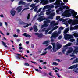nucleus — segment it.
I'll return each instance as SVG.
<instances>
[{"label": "nucleus", "instance_id": "obj_1", "mask_svg": "<svg viewBox=\"0 0 78 78\" xmlns=\"http://www.w3.org/2000/svg\"><path fill=\"white\" fill-rule=\"evenodd\" d=\"M69 11H70L72 14V16L73 17V18H75V19H78V15L76 16L77 15V12L73 10H72V9H69Z\"/></svg>", "mask_w": 78, "mask_h": 78}, {"label": "nucleus", "instance_id": "obj_2", "mask_svg": "<svg viewBox=\"0 0 78 78\" xmlns=\"http://www.w3.org/2000/svg\"><path fill=\"white\" fill-rule=\"evenodd\" d=\"M69 10H65L64 12V14H66V15H65L64 14H62V16H65V17H70L71 15V13L69 12L70 11H69Z\"/></svg>", "mask_w": 78, "mask_h": 78}, {"label": "nucleus", "instance_id": "obj_3", "mask_svg": "<svg viewBox=\"0 0 78 78\" xmlns=\"http://www.w3.org/2000/svg\"><path fill=\"white\" fill-rule=\"evenodd\" d=\"M61 30L58 31L57 33L56 32H54L52 34V36H51V37H53L54 39H56V37H58V36L61 34Z\"/></svg>", "mask_w": 78, "mask_h": 78}, {"label": "nucleus", "instance_id": "obj_4", "mask_svg": "<svg viewBox=\"0 0 78 78\" xmlns=\"http://www.w3.org/2000/svg\"><path fill=\"white\" fill-rule=\"evenodd\" d=\"M51 21L50 20H48L44 21V24L41 26V28H44L45 27H48V23H50Z\"/></svg>", "mask_w": 78, "mask_h": 78}, {"label": "nucleus", "instance_id": "obj_5", "mask_svg": "<svg viewBox=\"0 0 78 78\" xmlns=\"http://www.w3.org/2000/svg\"><path fill=\"white\" fill-rule=\"evenodd\" d=\"M73 38V35L69 34H65L64 36V38L66 40H69V39Z\"/></svg>", "mask_w": 78, "mask_h": 78}, {"label": "nucleus", "instance_id": "obj_6", "mask_svg": "<svg viewBox=\"0 0 78 78\" xmlns=\"http://www.w3.org/2000/svg\"><path fill=\"white\" fill-rule=\"evenodd\" d=\"M78 48L76 47L75 48V49L73 52L72 53V55H70V56H71V57H73V56H74V53H77L78 52Z\"/></svg>", "mask_w": 78, "mask_h": 78}, {"label": "nucleus", "instance_id": "obj_7", "mask_svg": "<svg viewBox=\"0 0 78 78\" xmlns=\"http://www.w3.org/2000/svg\"><path fill=\"white\" fill-rule=\"evenodd\" d=\"M49 2L48 0H41V1L40 2V3L41 4V3H43L44 5H45L48 4Z\"/></svg>", "mask_w": 78, "mask_h": 78}, {"label": "nucleus", "instance_id": "obj_8", "mask_svg": "<svg viewBox=\"0 0 78 78\" xmlns=\"http://www.w3.org/2000/svg\"><path fill=\"white\" fill-rule=\"evenodd\" d=\"M46 19V18H43V16H40L39 18H38L37 19L39 21V22H42V21H43V20H44Z\"/></svg>", "mask_w": 78, "mask_h": 78}, {"label": "nucleus", "instance_id": "obj_9", "mask_svg": "<svg viewBox=\"0 0 78 78\" xmlns=\"http://www.w3.org/2000/svg\"><path fill=\"white\" fill-rule=\"evenodd\" d=\"M77 67H78V64H76V65L72 66L69 68V69H75L77 68Z\"/></svg>", "mask_w": 78, "mask_h": 78}, {"label": "nucleus", "instance_id": "obj_10", "mask_svg": "<svg viewBox=\"0 0 78 78\" xmlns=\"http://www.w3.org/2000/svg\"><path fill=\"white\" fill-rule=\"evenodd\" d=\"M22 9V6H20L17 7L16 9L17 11H18V12H20Z\"/></svg>", "mask_w": 78, "mask_h": 78}, {"label": "nucleus", "instance_id": "obj_11", "mask_svg": "<svg viewBox=\"0 0 78 78\" xmlns=\"http://www.w3.org/2000/svg\"><path fill=\"white\" fill-rule=\"evenodd\" d=\"M50 26L51 27H53L54 26H55V25H57L58 24L55 22L54 21H52L50 23Z\"/></svg>", "mask_w": 78, "mask_h": 78}, {"label": "nucleus", "instance_id": "obj_12", "mask_svg": "<svg viewBox=\"0 0 78 78\" xmlns=\"http://www.w3.org/2000/svg\"><path fill=\"white\" fill-rule=\"evenodd\" d=\"M52 45L53 46V47L52 48V49L54 51H56V44L55 43H51Z\"/></svg>", "mask_w": 78, "mask_h": 78}, {"label": "nucleus", "instance_id": "obj_13", "mask_svg": "<svg viewBox=\"0 0 78 78\" xmlns=\"http://www.w3.org/2000/svg\"><path fill=\"white\" fill-rule=\"evenodd\" d=\"M61 2H62V1L61 0H57L56 1V2H55V4L57 5H59Z\"/></svg>", "mask_w": 78, "mask_h": 78}, {"label": "nucleus", "instance_id": "obj_14", "mask_svg": "<svg viewBox=\"0 0 78 78\" xmlns=\"http://www.w3.org/2000/svg\"><path fill=\"white\" fill-rule=\"evenodd\" d=\"M78 24V20H76L73 21L72 25H77Z\"/></svg>", "mask_w": 78, "mask_h": 78}, {"label": "nucleus", "instance_id": "obj_15", "mask_svg": "<svg viewBox=\"0 0 78 78\" xmlns=\"http://www.w3.org/2000/svg\"><path fill=\"white\" fill-rule=\"evenodd\" d=\"M22 35L23 36H24L25 37H31V36H30V35L29 34H27V33H24V34H22Z\"/></svg>", "mask_w": 78, "mask_h": 78}, {"label": "nucleus", "instance_id": "obj_16", "mask_svg": "<svg viewBox=\"0 0 78 78\" xmlns=\"http://www.w3.org/2000/svg\"><path fill=\"white\" fill-rule=\"evenodd\" d=\"M10 13L11 15L14 16V15H15V14H16V11L12 10L11 11Z\"/></svg>", "mask_w": 78, "mask_h": 78}, {"label": "nucleus", "instance_id": "obj_17", "mask_svg": "<svg viewBox=\"0 0 78 78\" xmlns=\"http://www.w3.org/2000/svg\"><path fill=\"white\" fill-rule=\"evenodd\" d=\"M20 25H27V23H25L23 21H20Z\"/></svg>", "mask_w": 78, "mask_h": 78}, {"label": "nucleus", "instance_id": "obj_18", "mask_svg": "<svg viewBox=\"0 0 78 78\" xmlns=\"http://www.w3.org/2000/svg\"><path fill=\"white\" fill-rule=\"evenodd\" d=\"M69 31V28H67L65 30L64 32V34H66Z\"/></svg>", "mask_w": 78, "mask_h": 78}, {"label": "nucleus", "instance_id": "obj_19", "mask_svg": "<svg viewBox=\"0 0 78 78\" xmlns=\"http://www.w3.org/2000/svg\"><path fill=\"white\" fill-rule=\"evenodd\" d=\"M19 5H25V2L22 1L21 0L19 2Z\"/></svg>", "mask_w": 78, "mask_h": 78}, {"label": "nucleus", "instance_id": "obj_20", "mask_svg": "<svg viewBox=\"0 0 78 78\" xmlns=\"http://www.w3.org/2000/svg\"><path fill=\"white\" fill-rule=\"evenodd\" d=\"M61 47H62V45L61 44H59L57 45V49H60L61 48Z\"/></svg>", "mask_w": 78, "mask_h": 78}, {"label": "nucleus", "instance_id": "obj_21", "mask_svg": "<svg viewBox=\"0 0 78 78\" xmlns=\"http://www.w3.org/2000/svg\"><path fill=\"white\" fill-rule=\"evenodd\" d=\"M73 48H70L69 50H68L67 52L68 53H72V51H73Z\"/></svg>", "mask_w": 78, "mask_h": 78}, {"label": "nucleus", "instance_id": "obj_22", "mask_svg": "<svg viewBox=\"0 0 78 78\" xmlns=\"http://www.w3.org/2000/svg\"><path fill=\"white\" fill-rule=\"evenodd\" d=\"M37 26L35 25V27H34V31L35 32H37V31H38V29L37 28Z\"/></svg>", "mask_w": 78, "mask_h": 78}, {"label": "nucleus", "instance_id": "obj_23", "mask_svg": "<svg viewBox=\"0 0 78 78\" xmlns=\"http://www.w3.org/2000/svg\"><path fill=\"white\" fill-rule=\"evenodd\" d=\"M73 20H69L68 21V23L69 24H71L72 23H72H73Z\"/></svg>", "mask_w": 78, "mask_h": 78}, {"label": "nucleus", "instance_id": "obj_24", "mask_svg": "<svg viewBox=\"0 0 78 78\" xmlns=\"http://www.w3.org/2000/svg\"><path fill=\"white\" fill-rule=\"evenodd\" d=\"M78 62V58H76V59L72 63V64H75V63H76Z\"/></svg>", "mask_w": 78, "mask_h": 78}, {"label": "nucleus", "instance_id": "obj_25", "mask_svg": "<svg viewBox=\"0 0 78 78\" xmlns=\"http://www.w3.org/2000/svg\"><path fill=\"white\" fill-rule=\"evenodd\" d=\"M72 45V43H69L65 46H63V47H69Z\"/></svg>", "mask_w": 78, "mask_h": 78}, {"label": "nucleus", "instance_id": "obj_26", "mask_svg": "<svg viewBox=\"0 0 78 78\" xmlns=\"http://www.w3.org/2000/svg\"><path fill=\"white\" fill-rule=\"evenodd\" d=\"M58 28V26H55L54 27H53L52 30V31H53L54 30H56V29H57Z\"/></svg>", "mask_w": 78, "mask_h": 78}, {"label": "nucleus", "instance_id": "obj_27", "mask_svg": "<svg viewBox=\"0 0 78 78\" xmlns=\"http://www.w3.org/2000/svg\"><path fill=\"white\" fill-rule=\"evenodd\" d=\"M43 37V34H42V33H40L38 34V37H40V38H41Z\"/></svg>", "mask_w": 78, "mask_h": 78}, {"label": "nucleus", "instance_id": "obj_28", "mask_svg": "<svg viewBox=\"0 0 78 78\" xmlns=\"http://www.w3.org/2000/svg\"><path fill=\"white\" fill-rule=\"evenodd\" d=\"M2 44L3 45H4V47H8V46H7V45H6V44L5 43V42H3V41H2Z\"/></svg>", "mask_w": 78, "mask_h": 78}, {"label": "nucleus", "instance_id": "obj_29", "mask_svg": "<svg viewBox=\"0 0 78 78\" xmlns=\"http://www.w3.org/2000/svg\"><path fill=\"white\" fill-rule=\"evenodd\" d=\"M66 49H67V48H63L62 49V52L63 54H65V51H66Z\"/></svg>", "mask_w": 78, "mask_h": 78}, {"label": "nucleus", "instance_id": "obj_30", "mask_svg": "<svg viewBox=\"0 0 78 78\" xmlns=\"http://www.w3.org/2000/svg\"><path fill=\"white\" fill-rule=\"evenodd\" d=\"M48 43H49V41H46L43 42V45H45V44H48Z\"/></svg>", "mask_w": 78, "mask_h": 78}, {"label": "nucleus", "instance_id": "obj_31", "mask_svg": "<svg viewBox=\"0 0 78 78\" xmlns=\"http://www.w3.org/2000/svg\"><path fill=\"white\" fill-rule=\"evenodd\" d=\"M74 36H75L76 37H78V34L77 33H75L74 34H73Z\"/></svg>", "mask_w": 78, "mask_h": 78}, {"label": "nucleus", "instance_id": "obj_32", "mask_svg": "<svg viewBox=\"0 0 78 78\" xmlns=\"http://www.w3.org/2000/svg\"><path fill=\"white\" fill-rule=\"evenodd\" d=\"M32 25V24L31 23H30V24H27V25H26V26H24V28H26L27 27H28V26H29V25Z\"/></svg>", "mask_w": 78, "mask_h": 78}, {"label": "nucleus", "instance_id": "obj_33", "mask_svg": "<svg viewBox=\"0 0 78 78\" xmlns=\"http://www.w3.org/2000/svg\"><path fill=\"white\" fill-rule=\"evenodd\" d=\"M30 9V8H29V7L25 8L22 10L21 12H23V11H24V10H27V9Z\"/></svg>", "mask_w": 78, "mask_h": 78}, {"label": "nucleus", "instance_id": "obj_34", "mask_svg": "<svg viewBox=\"0 0 78 78\" xmlns=\"http://www.w3.org/2000/svg\"><path fill=\"white\" fill-rule=\"evenodd\" d=\"M51 14V11H49L46 13V14L47 16H48V15H50Z\"/></svg>", "mask_w": 78, "mask_h": 78}, {"label": "nucleus", "instance_id": "obj_35", "mask_svg": "<svg viewBox=\"0 0 78 78\" xmlns=\"http://www.w3.org/2000/svg\"><path fill=\"white\" fill-rule=\"evenodd\" d=\"M53 65L54 66H58V63H56V62H54L53 63Z\"/></svg>", "mask_w": 78, "mask_h": 78}, {"label": "nucleus", "instance_id": "obj_36", "mask_svg": "<svg viewBox=\"0 0 78 78\" xmlns=\"http://www.w3.org/2000/svg\"><path fill=\"white\" fill-rule=\"evenodd\" d=\"M48 50H51V48H52V47L51 46H49L47 47Z\"/></svg>", "mask_w": 78, "mask_h": 78}, {"label": "nucleus", "instance_id": "obj_37", "mask_svg": "<svg viewBox=\"0 0 78 78\" xmlns=\"http://www.w3.org/2000/svg\"><path fill=\"white\" fill-rule=\"evenodd\" d=\"M42 9V8H40L37 11V13H39L41 11V9Z\"/></svg>", "mask_w": 78, "mask_h": 78}, {"label": "nucleus", "instance_id": "obj_38", "mask_svg": "<svg viewBox=\"0 0 78 78\" xmlns=\"http://www.w3.org/2000/svg\"><path fill=\"white\" fill-rule=\"evenodd\" d=\"M78 69H75L73 70V71L74 72H76V73H78Z\"/></svg>", "mask_w": 78, "mask_h": 78}, {"label": "nucleus", "instance_id": "obj_39", "mask_svg": "<svg viewBox=\"0 0 78 78\" xmlns=\"http://www.w3.org/2000/svg\"><path fill=\"white\" fill-rule=\"evenodd\" d=\"M78 28V25L76 26H75L74 27V30H76V29H77Z\"/></svg>", "mask_w": 78, "mask_h": 78}, {"label": "nucleus", "instance_id": "obj_40", "mask_svg": "<svg viewBox=\"0 0 78 78\" xmlns=\"http://www.w3.org/2000/svg\"><path fill=\"white\" fill-rule=\"evenodd\" d=\"M60 19V16H57L56 18V20H58L59 19Z\"/></svg>", "mask_w": 78, "mask_h": 78}, {"label": "nucleus", "instance_id": "obj_41", "mask_svg": "<svg viewBox=\"0 0 78 78\" xmlns=\"http://www.w3.org/2000/svg\"><path fill=\"white\" fill-rule=\"evenodd\" d=\"M47 53V52L46 51L45 52L43 53L42 54H41V56H44L45 55H46Z\"/></svg>", "mask_w": 78, "mask_h": 78}, {"label": "nucleus", "instance_id": "obj_42", "mask_svg": "<svg viewBox=\"0 0 78 78\" xmlns=\"http://www.w3.org/2000/svg\"><path fill=\"white\" fill-rule=\"evenodd\" d=\"M70 41V42H74V41H75V39H73V38H72V39H70L69 40Z\"/></svg>", "mask_w": 78, "mask_h": 78}, {"label": "nucleus", "instance_id": "obj_43", "mask_svg": "<svg viewBox=\"0 0 78 78\" xmlns=\"http://www.w3.org/2000/svg\"><path fill=\"white\" fill-rule=\"evenodd\" d=\"M64 29V27H59V30H60V31H61V30H62Z\"/></svg>", "mask_w": 78, "mask_h": 78}, {"label": "nucleus", "instance_id": "obj_44", "mask_svg": "<svg viewBox=\"0 0 78 78\" xmlns=\"http://www.w3.org/2000/svg\"><path fill=\"white\" fill-rule=\"evenodd\" d=\"M35 6V4H32L30 5V7H34Z\"/></svg>", "mask_w": 78, "mask_h": 78}, {"label": "nucleus", "instance_id": "obj_45", "mask_svg": "<svg viewBox=\"0 0 78 78\" xmlns=\"http://www.w3.org/2000/svg\"><path fill=\"white\" fill-rule=\"evenodd\" d=\"M74 30V27L71 26L70 27V30Z\"/></svg>", "mask_w": 78, "mask_h": 78}, {"label": "nucleus", "instance_id": "obj_46", "mask_svg": "<svg viewBox=\"0 0 78 78\" xmlns=\"http://www.w3.org/2000/svg\"><path fill=\"white\" fill-rule=\"evenodd\" d=\"M65 4L64 3H63V2H61L60 3V5L61 6V7H62V6H64V5Z\"/></svg>", "mask_w": 78, "mask_h": 78}, {"label": "nucleus", "instance_id": "obj_47", "mask_svg": "<svg viewBox=\"0 0 78 78\" xmlns=\"http://www.w3.org/2000/svg\"><path fill=\"white\" fill-rule=\"evenodd\" d=\"M55 13H51V14L50 16L53 17L54 16H55Z\"/></svg>", "mask_w": 78, "mask_h": 78}, {"label": "nucleus", "instance_id": "obj_48", "mask_svg": "<svg viewBox=\"0 0 78 78\" xmlns=\"http://www.w3.org/2000/svg\"><path fill=\"white\" fill-rule=\"evenodd\" d=\"M62 36L61 35L60 36L58 37V39H59V40L61 39H62Z\"/></svg>", "mask_w": 78, "mask_h": 78}, {"label": "nucleus", "instance_id": "obj_49", "mask_svg": "<svg viewBox=\"0 0 78 78\" xmlns=\"http://www.w3.org/2000/svg\"><path fill=\"white\" fill-rule=\"evenodd\" d=\"M63 2L64 3H66L68 2V0H63Z\"/></svg>", "mask_w": 78, "mask_h": 78}, {"label": "nucleus", "instance_id": "obj_50", "mask_svg": "<svg viewBox=\"0 0 78 78\" xmlns=\"http://www.w3.org/2000/svg\"><path fill=\"white\" fill-rule=\"evenodd\" d=\"M49 30H50V29H48L46 30H45V34H47V33H48V31H49Z\"/></svg>", "mask_w": 78, "mask_h": 78}, {"label": "nucleus", "instance_id": "obj_51", "mask_svg": "<svg viewBox=\"0 0 78 78\" xmlns=\"http://www.w3.org/2000/svg\"><path fill=\"white\" fill-rule=\"evenodd\" d=\"M58 9H59V11H62L63 10V9H62V8H61V7L59 8Z\"/></svg>", "mask_w": 78, "mask_h": 78}, {"label": "nucleus", "instance_id": "obj_52", "mask_svg": "<svg viewBox=\"0 0 78 78\" xmlns=\"http://www.w3.org/2000/svg\"><path fill=\"white\" fill-rule=\"evenodd\" d=\"M52 31H53V30H52L50 31L48 33V34H51V33H52Z\"/></svg>", "mask_w": 78, "mask_h": 78}, {"label": "nucleus", "instance_id": "obj_53", "mask_svg": "<svg viewBox=\"0 0 78 78\" xmlns=\"http://www.w3.org/2000/svg\"><path fill=\"white\" fill-rule=\"evenodd\" d=\"M46 8H47V6H45L44 7L43 9V10H45V9Z\"/></svg>", "mask_w": 78, "mask_h": 78}, {"label": "nucleus", "instance_id": "obj_54", "mask_svg": "<svg viewBox=\"0 0 78 78\" xmlns=\"http://www.w3.org/2000/svg\"><path fill=\"white\" fill-rule=\"evenodd\" d=\"M49 18L51 19H53V16L50 15V16H49Z\"/></svg>", "mask_w": 78, "mask_h": 78}, {"label": "nucleus", "instance_id": "obj_55", "mask_svg": "<svg viewBox=\"0 0 78 78\" xmlns=\"http://www.w3.org/2000/svg\"><path fill=\"white\" fill-rule=\"evenodd\" d=\"M61 7V8H62L63 9H65V8H66V6H62V7Z\"/></svg>", "mask_w": 78, "mask_h": 78}, {"label": "nucleus", "instance_id": "obj_56", "mask_svg": "<svg viewBox=\"0 0 78 78\" xmlns=\"http://www.w3.org/2000/svg\"><path fill=\"white\" fill-rule=\"evenodd\" d=\"M42 15H44V13H43V12H41L39 16H42Z\"/></svg>", "mask_w": 78, "mask_h": 78}, {"label": "nucleus", "instance_id": "obj_57", "mask_svg": "<svg viewBox=\"0 0 78 78\" xmlns=\"http://www.w3.org/2000/svg\"><path fill=\"white\" fill-rule=\"evenodd\" d=\"M24 65H25V66H30V65L28 63H24Z\"/></svg>", "mask_w": 78, "mask_h": 78}, {"label": "nucleus", "instance_id": "obj_58", "mask_svg": "<svg viewBox=\"0 0 78 78\" xmlns=\"http://www.w3.org/2000/svg\"><path fill=\"white\" fill-rule=\"evenodd\" d=\"M54 1H55V0H49V2L50 3Z\"/></svg>", "mask_w": 78, "mask_h": 78}, {"label": "nucleus", "instance_id": "obj_59", "mask_svg": "<svg viewBox=\"0 0 78 78\" xmlns=\"http://www.w3.org/2000/svg\"><path fill=\"white\" fill-rule=\"evenodd\" d=\"M34 2H36V3H39V0H35L34 1Z\"/></svg>", "mask_w": 78, "mask_h": 78}, {"label": "nucleus", "instance_id": "obj_60", "mask_svg": "<svg viewBox=\"0 0 78 78\" xmlns=\"http://www.w3.org/2000/svg\"><path fill=\"white\" fill-rule=\"evenodd\" d=\"M31 47L32 48H34V44H32L31 45Z\"/></svg>", "mask_w": 78, "mask_h": 78}, {"label": "nucleus", "instance_id": "obj_61", "mask_svg": "<svg viewBox=\"0 0 78 78\" xmlns=\"http://www.w3.org/2000/svg\"><path fill=\"white\" fill-rule=\"evenodd\" d=\"M13 36L15 37H18V35L16 34H14V35H13Z\"/></svg>", "mask_w": 78, "mask_h": 78}, {"label": "nucleus", "instance_id": "obj_62", "mask_svg": "<svg viewBox=\"0 0 78 78\" xmlns=\"http://www.w3.org/2000/svg\"><path fill=\"white\" fill-rule=\"evenodd\" d=\"M76 45H78V37L77 38V42L76 43Z\"/></svg>", "mask_w": 78, "mask_h": 78}, {"label": "nucleus", "instance_id": "obj_63", "mask_svg": "<svg viewBox=\"0 0 78 78\" xmlns=\"http://www.w3.org/2000/svg\"><path fill=\"white\" fill-rule=\"evenodd\" d=\"M68 20V19H66L63 20V22H67V21Z\"/></svg>", "mask_w": 78, "mask_h": 78}, {"label": "nucleus", "instance_id": "obj_64", "mask_svg": "<svg viewBox=\"0 0 78 78\" xmlns=\"http://www.w3.org/2000/svg\"><path fill=\"white\" fill-rule=\"evenodd\" d=\"M34 11H37V8H36L34 9Z\"/></svg>", "mask_w": 78, "mask_h": 78}]
</instances>
